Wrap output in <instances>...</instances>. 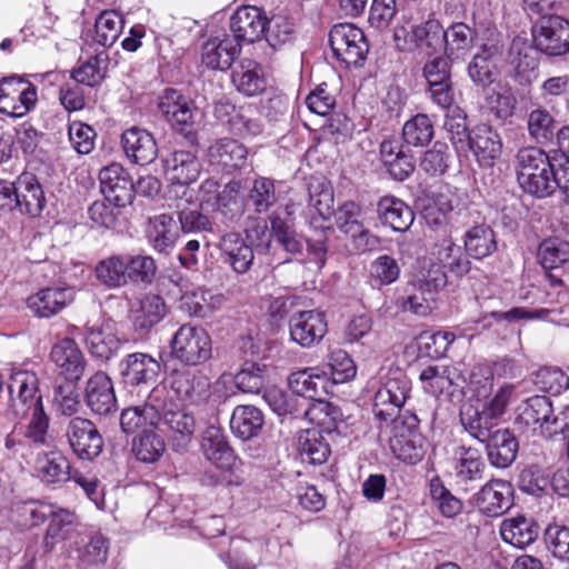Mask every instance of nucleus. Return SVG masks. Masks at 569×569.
Returning a JSON list of instances; mask_svg holds the SVG:
<instances>
[{
  "label": "nucleus",
  "instance_id": "774afa93",
  "mask_svg": "<svg viewBox=\"0 0 569 569\" xmlns=\"http://www.w3.org/2000/svg\"><path fill=\"white\" fill-rule=\"evenodd\" d=\"M547 550L560 561L569 562V527L549 523L543 532Z\"/></svg>",
  "mask_w": 569,
  "mask_h": 569
},
{
  "label": "nucleus",
  "instance_id": "09e8293b",
  "mask_svg": "<svg viewBox=\"0 0 569 569\" xmlns=\"http://www.w3.org/2000/svg\"><path fill=\"white\" fill-rule=\"evenodd\" d=\"M262 425V412L253 406H238L230 419L231 431L243 440L257 436Z\"/></svg>",
  "mask_w": 569,
  "mask_h": 569
},
{
  "label": "nucleus",
  "instance_id": "49530a36",
  "mask_svg": "<svg viewBox=\"0 0 569 569\" xmlns=\"http://www.w3.org/2000/svg\"><path fill=\"white\" fill-rule=\"evenodd\" d=\"M109 56L106 51H100L91 56L83 62H80L71 72V78L79 84L94 88L101 84L107 74Z\"/></svg>",
  "mask_w": 569,
  "mask_h": 569
},
{
  "label": "nucleus",
  "instance_id": "5701e85b",
  "mask_svg": "<svg viewBox=\"0 0 569 569\" xmlns=\"http://www.w3.org/2000/svg\"><path fill=\"white\" fill-rule=\"evenodd\" d=\"M160 369L159 361L144 352L127 355L119 362V372L128 386L148 385L156 381Z\"/></svg>",
  "mask_w": 569,
  "mask_h": 569
},
{
  "label": "nucleus",
  "instance_id": "2eb2a0df",
  "mask_svg": "<svg viewBox=\"0 0 569 569\" xmlns=\"http://www.w3.org/2000/svg\"><path fill=\"white\" fill-rule=\"evenodd\" d=\"M503 44L498 37L490 38L481 44L468 66V74L476 86L486 88L497 83L498 61L502 56Z\"/></svg>",
  "mask_w": 569,
  "mask_h": 569
},
{
  "label": "nucleus",
  "instance_id": "f257e3e1",
  "mask_svg": "<svg viewBox=\"0 0 569 569\" xmlns=\"http://www.w3.org/2000/svg\"><path fill=\"white\" fill-rule=\"evenodd\" d=\"M516 159L518 182L526 192L545 198L556 190L557 167L542 149L522 148L518 151Z\"/></svg>",
  "mask_w": 569,
  "mask_h": 569
},
{
  "label": "nucleus",
  "instance_id": "052dcab7",
  "mask_svg": "<svg viewBox=\"0 0 569 569\" xmlns=\"http://www.w3.org/2000/svg\"><path fill=\"white\" fill-rule=\"evenodd\" d=\"M485 462L478 450L461 448L460 456L455 466V476L459 485H468L482 478Z\"/></svg>",
  "mask_w": 569,
  "mask_h": 569
},
{
  "label": "nucleus",
  "instance_id": "2f4dec72",
  "mask_svg": "<svg viewBox=\"0 0 569 569\" xmlns=\"http://www.w3.org/2000/svg\"><path fill=\"white\" fill-rule=\"evenodd\" d=\"M219 249L223 262L229 264L238 274H243L251 268L254 254L253 249L238 232H228L220 238Z\"/></svg>",
  "mask_w": 569,
  "mask_h": 569
},
{
  "label": "nucleus",
  "instance_id": "72a5a7b5",
  "mask_svg": "<svg viewBox=\"0 0 569 569\" xmlns=\"http://www.w3.org/2000/svg\"><path fill=\"white\" fill-rule=\"evenodd\" d=\"M539 531L537 521L532 517L523 515L506 518L500 525L502 540L519 549L532 545L537 540Z\"/></svg>",
  "mask_w": 569,
  "mask_h": 569
},
{
  "label": "nucleus",
  "instance_id": "a18cd8bd",
  "mask_svg": "<svg viewBox=\"0 0 569 569\" xmlns=\"http://www.w3.org/2000/svg\"><path fill=\"white\" fill-rule=\"evenodd\" d=\"M277 182L268 177H257L248 191L247 203L258 213L269 212L279 201Z\"/></svg>",
  "mask_w": 569,
  "mask_h": 569
},
{
  "label": "nucleus",
  "instance_id": "c03bdc74",
  "mask_svg": "<svg viewBox=\"0 0 569 569\" xmlns=\"http://www.w3.org/2000/svg\"><path fill=\"white\" fill-rule=\"evenodd\" d=\"M84 342L89 352L100 359H110L120 348V339L109 325L92 326L86 330Z\"/></svg>",
  "mask_w": 569,
  "mask_h": 569
},
{
  "label": "nucleus",
  "instance_id": "680f3d73",
  "mask_svg": "<svg viewBox=\"0 0 569 569\" xmlns=\"http://www.w3.org/2000/svg\"><path fill=\"white\" fill-rule=\"evenodd\" d=\"M166 315L163 299L157 295H147L141 301L139 309L134 312L133 325L138 330H149L157 325Z\"/></svg>",
  "mask_w": 569,
  "mask_h": 569
},
{
  "label": "nucleus",
  "instance_id": "338daca9",
  "mask_svg": "<svg viewBox=\"0 0 569 569\" xmlns=\"http://www.w3.org/2000/svg\"><path fill=\"white\" fill-rule=\"evenodd\" d=\"M435 130L430 118L427 114L418 113L409 119L402 128V137L407 144L425 147L433 138Z\"/></svg>",
  "mask_w": 569,
  "mask_h": 569
},
{
  "label": "nucleus",
  "instance_id": "1a4fd4ad",
  "mask_svg": "<svg viewBox=\"0 0 569 569\" xmlns=\"http://www.w3.org/2000/svg\"><path fill=\"white\" fill-rule=\"evenodd\" d=\"M333 56L347 66H358L369 51L363 31L352 23L335 24L329 32Z\"/></svg>",
  "mask_w": 569,
  "mask_h": 569
},
{
  "label": "nucleus",
  "instance_id": "c85d7f7f",
  "mask_svg": "<svg viewBox=\"0 0 569 569\" xmlns=\"http://www.w3.org/2000/svg\"><path fill=\"white\" fill-rule=\"evenodd\" d=\"M201 170L198 158L187 150H177L163 159V171L168 181L187 186L194 182Z\"/></svg>",
  "mask_w": 569,
  "mask_h": 569
},
{
  "label": "nucleus",
  "instance_id": "37998d69",
  "mask_svg": "<svg viewBox=\"0 0 569 569\" xmlns=\"http://www.w3.org/2000/svg\"><path fill=\"white\" fill-rule=\"evenodd\" d=\"M201 448L204 457L220 469L233 466L234 453L220 429L210 427L206 430Z\"/></svg>",
  "mask_w": 569,
  "mask_h": 569
},
{
  "label": "nucleus",
  "instance_id": "aec40b11",
  "mask_svg": "<svg viewBox=\"0 0 569 569\" xmlns=\"http://www.w3.org/2000/svg\"><path fill=\"white\" fill-rule=\"evenodd\" d=\"M83 529L79 517L73 511L56 506L46 530L44 547L52 550L57 543L66 541L69 546L78 545L73 538L83 535Z\"/></svg>",
  "mask_w": 569,
  "mask_h": 569
},
{
  "label": "nucleus",
  "instance_id": "69168bd1",
  "mask_svg": "<svg viewBox=\"0 0 569 569\" xmlns=\"http://www.w3.org/2000/svg\"><path fill=\"white\" fill-rule=\"evenodd\" d=\"M126 256H111L101 260L96 267L100 282L109 288H118L127 283Z\"/></svg>",
  "mask_w": 569,
  "mask_h": 569
},
{
  "label": "nucleus",
  "instance_id": "4468645a",
  "mask_svg": "<svg viewBox=\"0 0 569 569\" xmlns=\"http://www.w3.org/2000/svg\"><path fill=\"white\" fill-rule=\"evenodd\" d=\"M536 47L548 56L569 52V21L560 16L543 17L533 30Z\"/></svg>",
  "mask_w": 569,
  "mask_h": 569
},
{
  "label": "nucleus",
  "instance_id": "473e14b6",
  "mask_svg": "<svg viewBox=\"0 0 569 569\" xmlns=\"http://www.w3.org/2000/svg\"><path fill=\"white\" fill-rule=\"evenodd\" d=\"M328 372L319 368H306L292 372L288 378L290 390L307 399L318 400L319 406L322 397L327 395L326 386Z\"/></svg>",
  "mask_w": 569,
  "mask_h": 569
},
{
  "label": "nucleus",
  "instance_id": "cd10ccee",
  "mask_svg": "<svg viewBox=\"0 0 569 569\" xmlns=\"http://www.w3.org/2000/svg\"><path fill=\"white\" fill-rule=\"evenodd\" d=\"M184 403L198 405L210 397V381L204 375L176 371L171 378V390Z\"/></svg>",
  "mask_w": 569,
  "mask_h": 569
},
{
  "label": "nucleus",
  "instance_id": "c756f323",
  "mask_svg": "<svg viewBox=\"0 0 569 569\" xmlns=\"http://www.w3.org/2000/svg\"><path fill=\"white\" fill-rule=\"evenodd\" d=\"M86 401L88 407L100 416L117 409V399L111 379L102 371L96 372L87 382Z\"/></svg>",
  "mask_w": 569,
  "mask_h": 569
},
{
  "label": "nucleus",
  "instance_id": "39448f33",
  "mask_svg": "<svg viewBox=\"0 0 569 569\" xmlns=\"http://www.w3.org/2000/svg\"><path fill=\"white\" fill-rule=\"evenodd\" d=\"M163 403L158 411L157 430L164 433L172 449L183 452L192 441L196 421L191 413L182 409L163 385Z\"/></svg>",
  "mask_w": 569,
  "mask_h": 569
},
{
  "label": "nucleus",
  "instance_id": "13d9d810",
  "mask_svg": "<svg viewBox=\"0 0 569 569\" xmlns=\"http://www.w3.org/2000/svg\"><path fill=\"white\" fill-rule=\"evenodd\" d=\"M432 254L442 268H447L456 276H462L470 269V261L463 256L461 247L451 239H443L433 247Z\"/></svg>",
  "mask_w": 569,
  "mask_h": 569
},
{
  "label": "nucleus",
  "instance_id": "bb28decb",
  "mask_svg": "<svg viewBox=\"0 0 569 569\" xmlns=\"http://www.w3.org/2000/svg\"><path fill=\"white\" fill-rule=\"evenodd\" d=\"M159 109L177 130L187 131L194 122L197 109L193 102L176 89L164 90L160 97Z\"/></svg>",
  "mask_w": 569,
  "mask_h": 569
},
{
  "label": "nucleus",
  "instance_id": "0e129e2a",
  "mask_svg": "<svg viewBox=\"0 0 569 569\" xmlns=\"http://www.w3.org/2000/svg\"><path fill=\"white\" fill-rule=\"evenodd\" d=\"M537 257L545 269L559 268L569 261V242L558 237L545 239L539 244Z\"/></svg>",
  "mask_w": 569,
  "mask_h": 569
},
{
  "label": "nucleus",
  "instance_id": "412c9836",
  "mask_svg": "<svg viewBox=\"0 0 569 569\" xmlns=\"http://www.w3.org/2000/svg\"><path fill=\"white\" fill-rule=\"evenodd\" d=\"M267 17L254 6L239 8L230 18V30L237 43H252L266 32Z\"/></svg>",
  "mask_w": 569,
  "mask_h": 569
},
{
  "label": "nucleus",
  "instance_id": "e2e57ef3",
  "mask_svg": "<svg viewBox=\"0 0 569 569\" xmlns=\"http://www.w3.org/2000/svg\"><path fill=\"white\" fill-rule=\"evenodd\" d=\"M297 28L290 18L282 14H274L267 19L266 40L270 47L277 49L295 41Z\"/></svg>",
  "mask_w": 569,
  "mask_h": 569
},
{
  "label": "nucleus",
  "instance_id": "4be33fe9",
  "mask_svg": "<svg viewBox=\"0 0 569 569\" xmlns=\"http://www.w3.org/2000/svg\"><path fill=\"white\" fill-rule=\"evenodd\" d=\"M468 144V153L472 152L481 167H492L501 156L500 134L488 124H478L472 128Z\"/></svg>",
  "mask_w": 569,
  "mask_h": 569
},
{
  "label": "nucleus",
  "instance_id": "20e7f679",
  "mask_svg": "<svg viewBox=\"0 0 569 569\" xmlns=\"http://www.w3.org/2000/svg\"><path fill=\"white\" fill-rule=\"evenodd\" d=\"M9 402L0 419L8 422H18L28 418L36 409H42V396L39 390V380L30 371H17L10 377L8 385Z\"/></svg>",
  "mask_w": 569,
  "mask_h": 569
},
{
  "label": "nucleus",
  "instance_id": "bf43d9fd",
  "mask_svg": "<svg viewBox=\"0 0 569 569\" xmlns=\"http://www.w3.org/2000/svg\"><path fill=\"white\" fill-rule=\"evenodd\" d=\"M217 210L228 221H238L244 213V201L240 194V182L230 181L217 196Z\"/></svg>",
  "mask_w": 569,
  "mask_h": 569
},
{
  "label": "nucleus",
  "instance_id": "f704fd0d",
  "mask_svg": "<svg viewBox=\"0 0 569 569\" xmlns=\"http://www.w3.org/2000/svg\"><path fill=\"white\" fill-rule=\"evenodd\" d=\"M17 208L30 217H38L46 207L42 186L31 172H22L17 178Z\"/></svg>",
  "mask_w": 569,
  "mask_h": 569
},
{
  "label": "nucleus",
  "instance_id": "a211bd4d",
  "mask_svg": "<svg viewBox=\"0 0 569 569\" xmlns=\"http://www.w3.org/2000/svg\"><path fill=\"white\" fill-rule=\"evenodd\" d=\"M295 206L288 203L273 210L269 217V223L273 230L276 242L289 254L297 256L303 252L305 238L293 228Z\"/></svg>",
  "mask_w": 569,
  "mask_h": 569
},
{
  "label": "nucleus",
  "instance_id": "e433bc0d",
  "mask_svg": "<svg viewBox=\"0 0 569 569\" xmlns=\"http://www.w3.org/2000/svg\"><path fill=\"white\" fill-rule=\"evenodd\" d=\"M34 471L44 485H59L68 481L70 462L60 451H50L38 455Z\"/></svg>",
  "mask_w": 569,
  "mask_h": 569
},
{
  "label": "nucleus",
  "instance_id": "79ce46f5",
  "mask_svg": "<svg viewBox=\"0 0 569 569\" xmlns=\"http://www.w3.org/2000/svg\"><path fill=\"white\" fill-rule=\"evenodd\" d=\"M247 154V148L230 138L219 139L208 149L210 162L228 170L241 168L246 163Z\"/></svg>",
  "mask_w": 569,
  "mask_h": 569
},
{
  "label": "nucleus",
  "instance_id": "603ef678",
  "mask_svg": "<svg viewBox=\"0 0 569 569\" xmlns=\"http://www.w3.org/2000/svg\"><path fill=\"white\" fill-rule=\"evenodd\" d=\"M465 249L475 259H483L497 250L493 230L486 224H477L465 234Z\"/></svg>",
  "mask_w": 569,
  "mask_h": 569
},
{
  "label": "nucleus",
  "instance_id": "5fc2aeb1",
  "mask_svg": "<svg viewBox=\"0 0 569 569\" xmlns=\"http://www.w3.org/2000/svg\"><path fill=\"white\" fill-rule=\"evenodd\" d=\"M435 301L436 295L413 280L408 283L405 295L400 298V307L403 311L425 317L431 312Z\"/></svg>",
  "mask_w": 569,
  "mask_h": 569
},
{
  "label": "nucleus",
  "instance_id": "6e6552de",
  "mask_svg": "<svg viewBox=\"0 0 569 569\" xmlns=\"http://www.w3.org/2000/svg\"><path fill=\"white\" fill-rule=\"evenodd\" d=\"M387 429H390L389 447L397 459L409 465L422 460L426 453L425 438L419 430L416 415L393 419Z\"/></svg>",
  "mask_w": 569,
  "mask_h": 569
},
{
  "label": "nucleus",
  "instance_id": "ddd939ff",
  "mask_svg": "<svg viewBox=\"0 0 569 569\" xmlns=\"http://www.w3.org/2000/svg\"><path fill=\"white\" fill-rule=\"evenodd\" d=\"M214 116L224 123L230 133L247 139L262 132V123L257 109L251 106L234 107L230 103H218Z\"/></svg>",
  "mask_w": 569,
  "mask_h": 569
},
{
  "label": "nucleus",
  "instance_id": "dca6fc26",
  "mask_svg": "<svg viewBox=\"0 0 569 569\" xmlns=\"http://www.w3.org/2000/svg\"><path fill=\"white\" fill-rule=\"evenodd\" d=\"M76 290L70 286H51L38 290L27 298L26 305L38 318H51L73 302Z\"/></svg>",
  "mask_w": 569,
  "mask_h": 569
},
{
  "label": "nucleus",
  "instance_id": "58836bf2",
  "mask_svg": "<svg viewBox=\"0 0 569 569\" xmlns=\"http://www.w3.org/2000/svg\"><path fill=\"white\" fill-rule=\"evenodd\" d=\"M476 31L465 22L451 23L443 29V53L450 61L465 58L473 47Z\"/></svg>",
  "mask_w": 569,
  "mask_h": 569
},
{
  "label": "nucleus",
  "instance_id": "8fccbe9b",
  "mask_svg": "<svg viewBox=\"0 0 569 569\" xmlns=\"http://www.w3.org/2000/svg\"><path fill=\"white\" fill-rule=\"evenodd\" d=\"M413 37L418 39V51L421 54L432 57L443 52V27L438 20L430 19L413 26Z\"/></svg>",
  "mask_w": 569,
  "mask_h": 569
},
{
  "label": "nucleus",
  "instance_id": "393cba45",
  "mask_svg": "<svg viewBox=\"0 0 569 569\" xmlns=\"http://www.w3.org/2000/svg\"><path fill=\"white\" fill-rule=\"evenodd\" d=\"M241 51L240 43L227 33L208 39L201 48V62L212 70H227Z\"/></svg>",
  "mask_w": 569,
  "mask_h": 569
},
{
  "label": "nucleus",
  "instance_id": "f3484780",
  "mask_svg": "<svg viewBox=\"0 0 569 569\" xmlns=\"http://www.w3.org/2000/svg\"><path fill=\"white\" fill-rule=\"evenodd\" d=\"M291 340L302 348L319 343L328 331L326 316L319 310L296 312L289 320Z\"/></svg>",
  "mask_w": 569,
  "mask_h": 569
},
{
  "label": "nucleus",
  "instance_id": "3c124183",
  "mask_svg": "<svg viewBox=\"0 0 569 569\" xmlns=\"http://www.w3.org/2000/svg\"><path fill=\"white\" fill-rule=\"evenodd\" d=\"M485 101L489 111L500 120L510 118L517 106L512 88L502 81H498L486 92Z\"/></svg>",
  "mask_w": 569,
  "mask_h": 569
},
{
  "label": "nucleus",
  "instance_id": "f8f14e48",
  "mask_svg": "<svg viewBox=\"0 0 569 569\" xmlns=\"http://www.w3.org/2000/svg\"><path fill=\"white\" fill-rule=\"evenodd\" d=\"M100 189L104 200L114 208L130 204L136 187L128 170L120 163L113 162L99 172Z\"/></svg>",
  "mask_w": 569,
  "mask_h": 569
},
{
  "label": "nucleus",
  "instance_id": "a878e982",
  "mask_svg": "<svg viewBox=\"0 0 569 569\" xmlns=\"http://www.w3.org/2000/svg\"><path fill=\"white\" fill-rule=\"evenodd\" d=\"M50 358L66 380H80L84 375L86 358L71 338L57 341L51 348Z\"/></svg>",
  "mask_w": 569,
  "mask_h": 569
},
{
  "label": "nucleus",
  "instance_id": "864d4df0",
  "mask_svg": "<svg viewBox=\"0 0 569 569\" xmlns=\"http://www.w3.org/2000/svg\"><path fill=\"white\" fill-rule=\"evenodd\" d=\"M122 29V16L116 10H104L96 19L92 41L109 48L119 39Z\"/></svg>",
  "mask_w": 569,
  "mask_h": 569
},
{
  "label": "nucleus",
  "instance_id": "4c0bfd02",
  "mask_svg": "<svg viewBox=\"0 0 569 569\" xmlns=\"http://www.w3.org/2000/svg\"><path fill=\"white\" fill-rule=\"evenodd\" d=\"M377 212L382 224L398 232L408 230L415 219L411 208L393 196L382 197L377 204Z\"/></svg>",
  "mask_w": 569,
  "mask_h": 569
},
{
  "label": "nucleus",
  "instance_id": "b1692460",
  "mask_svg": "<svg viewBox=\"0 0 569 569\" xmlns=\"http://www.w3.org/2000/svg\"><path fill=\"white\" fill-rule=\"evenodd\" d=\"M121 146L127 158L136 164H149L158 157V144L153 134L140 127H131L123 131Z\"/></svg>",
  "mask_w": 569,
  "mask_h": 569
},
{
  "label": "nucleus",
  "instance_id": "f03ea898",
  "mask_svg": "<svg viewBox=\"0 0 569 569\" xmlns=\"http://www.w3.org/2000/svg\"><path fill=\"white\" fill-rule=\"evenodd\" d=\"M311 420H317L320 429H307L300 432L298 437V451L302 461L311 465H322L330 456V446L326 440L323 432L330 435L336 427V420L339 417V410L328 402H321L315 406L308 412Z\"/></svg>",
  "mask_w": 569,
  "mask_h": 569
},
{
  "label": "nucleus",
  "instance_id": "0eeeda50",
  "mask_svg": "<svg viewBox=\"0 0 569 569\" xmlns=\"http://www.w3.org/2000/svg\"><path fill=\"white\" fill-rule=\"evenodd\" d=\"M411 391V382L408 377L400 370H397L388 380L378 389L373 399V415L379 421L380 431L383 432L393 419H402L408 417V412L399 416L400 409L406 403Z\"/></svg>",
  "mask_w": 569,
  "mask_h": 569
},
{
  "label": "nucleus",
  "instance_id": "7ed1b4c3",
  "mask_svg": "<svg viewBox=\"0 0 569 569\" xmlns=\"http://www.w3.org/2000/svg\"><path fill=\"white\" fill-rule=\"evenodd\" d=\"M515 425L522 432L546 439L565 432L568 427L562 417L555 416L551 400L546 396L523 400L517 408Z\"/></svg>",
  "mask_w": 569,
  "mask_h": 569
},
{
  "label": "nucleus",
  "instance_id": "de8ad7c7",
  "mask_svg": "<svg viewBox=\"0 0 569 569\" xmlns=\"http://www.w3.org/2000/svg\"><path fill=\"white\" fill-rule=\"evenodd\" d=\"M465 112L456 107L448 111L443 122L447 137L460 159L468 157L470 131L468 130Z\"/></svg>",
  "mask_w": 569,
  "mask_h": 569
},
{
  "label": "nucleus",
  "instance_id": "6ab92c4d",
  "mask_svg": "<svg viewBox=\"0 0 569 569\" xmlns=\"http://www.w3.org/2000/svg\"><path fill=\"white\" fill-rule=\"evenodd\" d=\"M512 496L513 489L508 481L495 479L481 487L473 497V503L481 513L499 517L512 506Z\"/></svg>",
  "mask_w": 569,
  "mask_h": 569
},
{
  "label": "nucleus",
  "instance_id": "a19ab883",
  "mask_svg": "<svg viewBox=\"0 0 569 569\" xmlns=\"http://www.w3.org/2000/svg\"><path fill=\"white\" fill-rule=\"evenodd\" d=\"M491 417L485 408L481 410L473 405L465 403L460 409V422L463 429L475 439L485 442L498 429Z\"/></svg>",
  "mask_w": 569,
  "mask_h": 569
},
{
  "label": "nucleus",
  "instance_id": "7c9ffc66",
  "mask_svg": "<svg viewBox=\"0 0 569 569\" xmlns=\"http://www.w3.org/2000/svg\"><path fill=\"white\" fill-rule=\"evenodd\" d=\"M146 237L154 251L168 254L179 237V227L173 216L161 213L149 218Z\"/></svg>",
  "mask_w": 569,
  "mask_h": 569
},
{
  "label": "nucleus",
  "instance_id": "c9c22d12",
  "mask_svg": "<svg viewBox=\"0 0 569 569\" xmlns=\"http://www.w3.org/2000/svg\"><path fill=\"white\" fill-rule=\"evenodd\" d=\"M232 82L237 90L252 97L266 89V78L259 62L250 58H241L232 70Z\"/></svg>",
  "mask_w": 569,
  "mask_h": 569
},
{
  "label": "nucleus",
  "instance_id": "4d7b16f0",
  "mask_svg": "<svg viewBox=\"0 0 569 569\" xmlns=\"http://www.w3.org/2000/svg\"><path fill=\"white\" fill-rule=\"evenodd\" d=\"M156 430L143 429L132 441V452L141 462L153 463L162 457L166 450L164 440L156 433Z\"/></svg>",
  "mask_w": 569,
  "mask_h": 569
},
{
  "label": "nucleus",
  "instance_id": "9d476101",
  "mask_svg": "<svg viewBox=\"0 0 569 569\" xmlns=\"http://www.w3.org/2000/svg\"><path fill=\"white\" fill-rule=\"evenodd\" d=\"M163 385L156 386L142 406L126 408L120 415V427L126 433L157 429L158 411L163 403Z\"/></svg>",
  "mask_w": 569,
  "mask_h": 569
},
{
  "label": "nucleus",
  "instance_id": "9b49d317",
  "mask_svg": "<svg viewBox=\"0 0 569 569\" xmlns=\"http://www.w3.org/2000/svg\"><path fill=\"white\" fill-rule=\"evenodd\" d=\"M69 446L78 459L92 461L103 449V439L94 423L86 418H72L67 427Z\"/></svg>",
  "mask_w": 569,
  "mask_h": 569
},
{
  "label": "nucleus",
  "instance_id": "6e6d98bb",
  "mask_svg": "<svg viewBox=\"0 0 569 569\" xmlns=\"http://www.w3.org/2000/svg\"><path fill=\"white\" fill-rule=\"evenodd\" d=\"M267 381L268 367L256 361H244L233 377L236 387L244 393H260Z\"/></svg>",
  "mask_w": 569,
  "mask_h": 569
},
{
  "label": "nucleus",
  "instance_id": "ea45409f",
  "mask_svg": "<svg viewBox=\"0 0 569 569\" xmlns=\"http://www.w3.org/2000/svg\"><path fill=\"white\" fill-rule=\"evenodd\" d=\"M483 443H487L488 460L496 468L509 467L517 457L518 442L507 429H497Z\"/></svg>",
  "mask_w": 569,
  "mask_h": 569
},
{
  "label": "nucleus",
  "instance_id": "423d86ee",
  "mask_svg": "<svg viewBox=\"0 0 569 569\" xmlns=\"http://www.w3.org/2000/svg\"><path fill=\"white\" fill-rule=\"evenodd\" d=\"M169 347L171 358L189 367L202 365L212 356L211 337L201 326H180L173 333Z\"/></svg>",
  "mask_w": 569,
  "mask_h": 569
}]
</instances>
